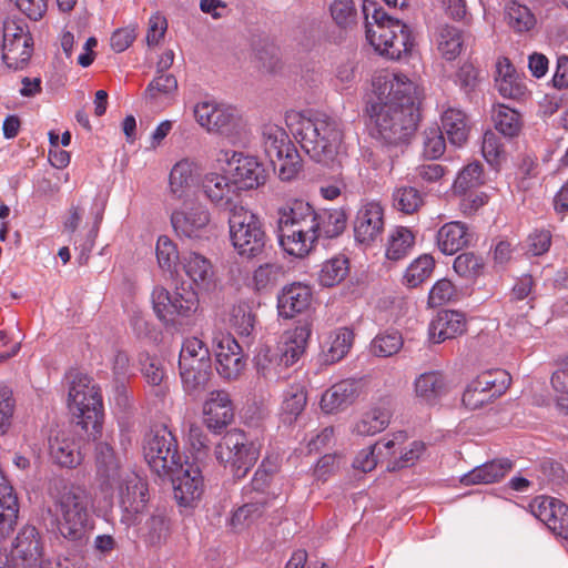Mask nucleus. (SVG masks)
Segmentation results:
<instances>
[{"instance_id":"nucleus-1","label":"nucleus","mask_w":568,"mask_h":568,"mask_svg":"<svg viewBox=\"0 0 568 568\" xmlns=\"http://www.w3.org/2000/svg\"><path fill=\"white\" fill-rule=\"evenodd\" d=\"M367 113L373 134L388 144L408 140L417 126L422 90L406 74L382 70L373 77Z\"/></svg>"},{"instance_id":"nucleus-2","label":"nucleus","mask_w":568,"mask_h":568,"mask_svg":"<svg viewBox=\"0 0 568 568\" xmlns=\"http://www.w3.org/2000/svg\"><path fill=\"white\" fill-rule=\"evenodd\" d=\"M286 123L302 149L316 162L328 163L338 154L343 141L342 123L325 113L306 116L294 112Z\"/></svg>"},{"instance_id":"nucleus-3","label":"nucleus","mask_w":568,"mask_h":568,"mask_svg":"<svg viewBox=\"0 0 568 568\" xmlns=\"http://www.w3.org/2000/svg\"><path fill=\"white\" fill-rule=\"evenodd\" d=\"M366 39L376 52L390 60H399L408 54L414 45L409 27L389 17L374 2H364Z\"/></svg>"},{"instance_id":"nucleus-4","label":"nucleus","mask_w":568,"mask_h":568,"mask_svg":"<svg viewBox=\"0 0 568 568\" xmlns=\"http://www.w3.org/2000/svg\"><path fill=\"white\" fill-rule=\"evenodd\" d=\"M50 496L61 535L70 540L82 539L89 526L90 493L84 486L61 483L50 490Z\"/></svg>"},{"instance_id":"nucleus-5","label":"nucleus","mask_w":568,"mask_h":568,"mask_svg":"<svg viewBox=\"0 0 568 568\" xmlns=\"http://www.w3.org/2000/svg\"><path fill=\"white\" fill-rule=\"evenodd\" d=\"M310 336L311 326L304 323L285 331L275 346H261L254 358L257 374L267 381L281 378L283 371L303 355Z\"/></svg>"},{"instance_id":"nucleus-6","label":"nucleus","mask_w":568,"mask_h":568,"mask_svg":"<svg viewBox=\"0 0 568 568\" xmlns=\"http://www.w3.org/2000/svg\"><path fill=\"white\" fill-rule=\"evenodd\" d=\"M68 407L88 436H102L103 402L100 387L87 375H77L69 389Z\"/></svg>"},{"instance_id":"nucleus-7","label":"nucleus","mask_w":568,"mask_h":568,"mask_svg":"<svg viewBox=\"0 0 568 568\" xmlns=\"http://www.w3.org/2000/svg\"><path fill=\"white\" fill-rule=\"evenodd\" d=\"M260 454V443L239 428L227 430L214 448V456L219 464L239 479L248 474Z\"/></svg>"},{"instance_id":"nucleus-8","label":"nucleus","mask_w":568,"mask_h":568,"mask_svg":"<svg viewBox=\"0 0 568 568\" xmlns=\"http://www.w3.org/2000/svg\"><path fill=\"white\" fill-rule=\"evenodd\" d=\"M305 214L300 200L278 209L280 244L287 254L300 258L306 256L316 243Z\"/></svg>"},{"instance_id":"nucleus-9","label":"nucleus","mask_w":568,"mask_h":568,"mask_svg":"<svg viewBox=\"0 0 568 568\" xmlns=\"http://www.w3.org/2000/svg\"><path fill=\"white\" fill-rule=\"evenodd\" d=\"M179 368L186 393L193 394L205 388L212 373V362L209 347L201 338L192 336L183 341Z\"/></svg>"},{"instance_id":"nucleus-10","label":"nucleus","mask_w":568,"mask_h":568,"mask_svg":"<svg viewBox=\"0 0 568 568\" xmlns=\"http://www.w3.org/2000/svg\"><path fill=\"white\" fill-rule=\"evenodd\" d=\"M229 225L232 245L240 256L253 258L263 252L266 235L256 214L244 206H234Z\"/></svg>"},{"instance_id":"nucleus-11","label":"nucleus","mask_w":568,"mask_h":568,"mask_svg":"<svg viewBox=\"0 0 568 568\" xmlns=\"http://www.w3.org/2000/svg\"><path fill=\"white\" fill-rule=\"evenodd\" d=\"M143 452L150 468L160 477L181 468L178 439L164 425L151 429L146 435Z\"/></svg>"},{"instance_id":"nucleus-12","label":"nucleus","mask_w":568,"mask_h":568,"mask_svg":"<svg viewBox=\"0 0 568 568\" xmlns=\"http://www.w3.org/2000/svg\"><path fill=\"white\" fill-rule=\"evenodd\" d=\"M152 305L158 318L165 325H181L191 318L199 307V297L191 287L178 288L170 293L158 286L152 292Z\"/></svg>"},{"instance_id":"nucleus-13","label":"nucleus","mask_w":568,"mask_h":568,"mask_svg":"<svg viewBox=\"0 0 568 568\" xmlns=\"http://www.w3.org/2000/svg\"><path fill=\"white\" fill-rule=\"evenodd\" d=\"M215 160L219 164L227 165L231 181L239 190H254L266 183L267 172L255 156L221 149Z\"/></svg>"},{"instance_id":"nucleus-14","label":"nucleus","mask_w":568,"mask_h":568,"mask_svg":"<svg viewBox=\"0 0 568 568\" xmlns=\"http://www.w3.org/2000/svg\"><path fill=\"white\" fill-rule=\"evenodd\" d=\"M193 115L196 123L209 133L224 136L235 135L242 123L237 111L213 99L199 101L193 106Z\"/></svg>"},{"instance_id":"nucleus-15","label":"nucleus","mask_w":568,"mask_h":568,"mask_svg":"<svg viewBox=\"0 0 568 568\" xmlns=\"http://www.w3.org/2000/svg\"><path fill=\"white\" fill-rule=\"evenodd\" d=\"M2 60L11 69L23 68L31 59L33 39L27 26L14 20H7L1 36Z\"/></svg>"},{"instance_id":"nucleus-16","label":"nucleus","mask_w":568,"mask_h":568,"mask_svg":"<svg viewBox=\"0 0 568 568\" xmlns=\"http://www.w3.org/2000/svg\"><path fill=\"white\" fill-rule=\"evenodd\" d=\"M211 213L200 202H185L171 214V224L181 239L202 240L210 233Z\"/></svg>"},{"instance_id":"nucleus-17","label":"nucleus","mask_w":568,"mask_h":568,"mask_svg":"<svg viewBox=\"0 0 568 568\" xmlns=\"http://www.w3.org/2000/svg\"><path fill=\"white\" fill-rule=\"evenodd\" d=\"M119 493L122 508L121 521L123 524L135 523L146 510L149 500L148 484L134 473H128L122 483L115 488Z\"/></svg>"},{"instance_id":"nucleus-18","label":"nucleus","mask_w":568,"mask_h":568,"mask_svg":"<svg viewBox=\"0 0 568 568\" xmlns=\"http://www.w3.org/2000/svg\"><path fill=\"white\" fill-rule=\"evenodd\" d=\"M43 552L40 532L34 526L26 525L18 532L11 554L0 550V568H17L16 560L21 559L28 566L36 564Z\"/></svg>"},{"instance_id":"nucleus-19","label":"nucleus","mask_w":568,"mask_h":568,"mask_svg":"<svg viewBox=\"0 0 568 568\" xmlns=\"http://www.w3.org/2000/svg\"><path fill=\"white\" fill-rule=\"evenodd\" d=\"M95 469L99 489L105 497L112 498L128 473L122 469L113 447L106 442H99L95 446Z\"/></svg>"},{"instance_id":"nucleus-20","label":"nucleus","mask_w":568,"mask_h":568,"mask_svg":"<svg viewBox=\"0 0 568 568\" xmlns=\"http://www.w3.org/2000/svg\"><path fill=\"white\" fill-rule=\"evenodd\" d=\"M407 439L405 432H396L385 438L382 456L388 471L413 466L424 453V443L414 440L406 445Z\"/></svg>"},{"instance_id":"nucleus-21","label":"nucleus","mask_w":568,"mask_h":568,"mask_svg":"<svg viewBox=\"0 0 568 568\" xmlns=\"http://www.w3.org/2000/svg\"><path fill=\"white\" fill-rule=\"evenodd\" d=\"M216 371L225 381H236L245 369L242 348L231 334H220L214 339Z\"/></svg>"},{"instance_id":"nucleus-22","label":"nucleus","mask_w":568,"mask_h":568,"mask_svg":"<svg viewBox=\"0 0 568 568\" xmlns=\"http://www.w3.org/2000/svg\"><path fill=\"white\" fill-rule=\"evenodd\" d=\"M530 513L556 536L568 539V506L550 496H537L529 504Z\"/></svg>"},{"instance_id":"nucleus-23","label":"nucleus","mask_w":568,"mask_h":568,"mask_svg":"<svg viewBox=\"0 0 568 568\" xmlns=\"http://www.w3.org/2000/svg\"><path fill=\"white\" fill-rule=\"evenodd\" d=\"M384 207L379 202H363L354 221L355 240L367 246L376 242L384 232Z\"/></svg>"},{"instance_id":"nucleus-24","label":"nucleus","mask_w":568,"mask_h":568,"mask_svg":"<svg viewBox=\"0 0 568 568\" xmlns=\"http://www.w3.org/2000/svg\"><path fill=\"white\" fill-rule=\"evenodd\" d=\"M125 525L135 527L136 537L148 547H161L171 535V520L164 509L144 511L135 523Z\"/></svg>"},{"instance_id":"nucleus-25","label":"nucleus","mask_w":568,"mask_h":568,"mask_svg":"<svg viewBox=\"0 0 568 568\" xmlns=\"http://www.w3.org/2000/svg\"><path fill=\"white\" fill-rule=\"evenodd\" d=\"M301 207L307 221H310V225H312L313 235H315V241L318 239H333L341 235L346 227V214L343 210L333 209V210H318L316 211L310 203L300 200Z\"/></svg>"},{"instance_id":"nucleus-26","label":"nucleus","mask_w":568,"mask_h":568,"mask_svg":"<svg viewBox=\"0 0 568 568\" xmlns=\"http://www.w3.org/2000/svg\"><path fill=\"white\" fill-rule=\"evenodd\" d=\"M172 476L174 497L181 506H192L203 494V477L196 465L181 462V468L169 473Z\"/></svg>"},{"instance_id":"nucleus-27","label":"nucleus","mask_w":568,"mask_h":568,"mask_svg":"<svg viewBox=\"0 0 568 568\" xmlns=\"http://www.w3.org/2000/svg\"><path fill=\"white\" fill-rule=\"evenodd\" d=\"M234 410L229 392L213 390L203 404L204 424L211 432L220 433L233 422Z\"/></svg>"},{"instance_id":"nucleus-28","label":"nucleus","mask_w":568,"mask_h":568,"mask_svg":"<svg viewBox=\"0 0 568 568\" xmlns=\"http://www.w3.org/2000/svg\"><path fill=\"white\" fill-rule=\"evenodd\" d=\"M362 379H343L326 389L321 397V409L325 414H334L346 409L363 393Z\"/></svg>"},{"instance_id":"nucleus-29","label":"nucleus","mask_w":568,"mask_h":568,"mask_svg":"<svg viewBox=\"0 0 568 568\" xmlns=\"http://www.w3.org/2000/svg\"><path fill=\"white\" fill-rule=\"evenodd\" d=\"M452 389L447 376L439 371L426 372L414 381V393L420 403L436 405Z\"/></svg>"},{"instance_id":"nucleus-30","label":"nucleus","mask_w":568,"mask_h":568,"mask_svg":"<svg viewBox=\"0 0 568 568\" xmlns=\"http://www.w3.org/2000/svg\"><path fill=\"white\" fill-rule=\"evenodd\" d=\"M467 329V321L463 313L452 310H443L429 324V338L439 344L447 339L463 335Z\"/></svg>"},{"instance_id":"nucleus-31","label":"nucleus","mask_w":568,"mask_h":568,"mask_svg":"<svg viewBox=\"0 0 568 568\" xmlns=\"http://www.w3.org/2000/svg\"><path fill=\"white\" fill-rule=\"evenodd\" d=\"M311 301L312 292L308 286L301 283L287 285L277 296L278 314L284 318H293L307 310Z\"/></svg>"},{"instance_id":"nucleus-32","label":"nucleus","mask_w":568,"mask_h":568,"mask_svg":"<svg viewBox=\"0 0 568 568\" xmlns=\"http://www.w3.org/2000/svg\"><path fill=\"white\" fill-rule=\"evenodd\" d=\"M197 164L193 160L182 159L171 169L169 174V193L175 200L187 197L195 184Z\"/></svg>"},{"instance_id":"nucleus-33","label":"nucleus","mask_w":568,"mask_h":568,"mask_svg":"<svg viewBox=\"0 0 568 568\" xmlns=\"http://www.w3.org/2000/svg\"><path fill=\"white\" fill-rule=\"evenodd\" d=\"M390 417L389 400H381L355 422L352 432L359 436H374L386 429Z\"/></svg>"},{"instance_id":"nucleus-34","label":"nucleus","mask_w":568,"mask_h":568,"mask_svg":"<svg viewBox=\"0 0 568 568\" xmlns=\"http://www.w3.org/2000/svg\"><path fill=\"white\" fill-rule=\"evenodd\" d=\"M186 276L200 288L207 290L214 283V268L209 258L196 252H187L181 257Z\"/></svg>"},{"instance_id":"nucleus-35","label":"nucleus","mask_w":568,"mask_h":568,"mask_svg":"<svg viewBox=\"0 0 568 568\" xmlns=\"http://www.w3.org/2000/svg\"><path fill=\"white\" fill-rule=\"evenodd\" d=\"M471 235L467 226L459 222L444 224L436 235V243L439 251L446 255H453L469 244Z\"/></svg>"},{"instance_id":"nucleus-36","label":"nucleus","mask_w":568,"mask_h":568,"mask_svg":"<svg viewBox=\"0 0 568 568\" xmlns=\"http://www.w3.org/2000/svg\"><path fill=\"white\" fill-rule=\"evenodd\" d=\"M49 454L57 465L70 469L78 467L83 460L79 445L64 433L50 438Z\"/></svg>"},{"instance_id":"nucleus-37","label":"nucleus","mask_w":568,"mask_h":568,"mask_svg":"<svg viewBox=\"0 0 568 568\" xmlns=\"http://www.w3.org/2000/svg\"><path fill=\"white\" fill-rule=\"evenodd\" d=\"M18 514V498L0 469V538L8 536L13 530Z\"/></svg>"},{"instance_id":"nucleus-38","label":"nucleus","mask_w":568,"mask_h":568,"mask_svg":"<svg viewBox=\"0 0 568 568\" xmlns=\"http://www.w3.org/2000/svg\"><path fill=\"white\" fill-rule=\"evenodd\" d=\"M440 120L442 132L446 134L448 141L455 146L464 145L470 131L466 113L457 108H448L443 112Z\"/></svg>"},{"instance_id":"nucleus-39","label":"nucleus","mask_w":568,"mask_h":568,"mask_svg":"<svg viewBox=\"0 0 568 568\" xmlns=\"http://www.w3.org/2000/svg\"><path fill=\"white\" fill-rule=\"evenodd\" d=\"M139 364L143 378L154 388V395L160 400H164L169 394V386L165 382L166 373L162 362L148 353H141Z\"/></svg>"},{"instance_id":"nucleus-40","label":"nucleus","mask_w":568,"mask_h":568,"mask_svg":"<svg viewBox=\"0 0 568 568\" xmlns=\"http://www.w3.org/2000/svg\"><path fill=\"white\" fill-rule=\"evenodd\" d=\"M264 152L274 168L276 161H282L284 153L294 146L284 129L276 124H266L263 128Z\"/></svg>"},{"instance_id":"nucleus-41","label":"nucleus","mask_w":568,"mask_h":568,"mask_svg":"<svg viewBox=\"0 0 568 568\" xmlns=\"http://www.w3.org/2000/svg\"><path fill=\"white\" fill-rule=\"evenodd\" d=\"M511 468L513 463L509 459H495L466 474L463 483L466 485L493 484L504 478Z\"/></svg>"},{"instance_id":"nucleus-42","label":"nucleus","mask_w":568,"mask_h":568,"mask_svg":"<svg viewBox=\"0 0 568 568\" xmlns=\"http://www.w3.org/2000/svg\"><path fill=\"white\" fill-rule=\"evenodd\" d=\"M354 341V333L347 327L333 331L323 345V359L325 364H334L343 359L349 352Z\"/></svg>"},{"instance_id":"nucleus-43","label":"nucleus","mask_w":568,"mask_h":568,"mask_svg":"<svg viewBox=\"0 0 568 568\" xmlns=\"http://www.w3.org/2000/svg\"><path fill=\"white\" fill-rule=\"evenodd\" d=\"M245 497L247 498V501L236 508L229 520V524L234 531H242L254 524L262 516L264 508L267 505V498L265 496L251 497L247 495Z\"/></svg>"},{"instance_id":"nucleus-44","label":"nucleus","mask_w":568,"mask_h":568,"mask_svg":"<svg viewBox=\"0 0 568 568\" xmlns=\"http://www.w3.org/2000/svg\"><path fill=\"white\" fill-rule=\"evenodd\" d=\"M415 245V234L406 226H395L387 235L385 256L389 261L406 257Z\"/></svg>"},{"instance_id":"nucleus-45","label":"nucleus","mask_w":568,"mask_h":568,"mask_svg":"<svg viewBox=\"0 0 568 568\" xmlns=\"http://www.w3.org/2000/svg\"><path fill=\"white\" fill-rule=\"evenodd\" d=\"M508 27L516 33L529 32L537 23L531 10L517 1H509L504 9Z\"/></svg>"},{"instance_id":"nucleus-46","label":"nucleus","mask_w":568,"mask_h":568,"mask_svg":"<svg viewBox=\"0 0 568 568\" xmlns=\"http://www.w3.org/2000/svg\"><path fill=\"white\" fill-rule=\"evenodd\" d=\"M232 181L219 173H207L203 179V191L206 197L216 205H227L231 202Z\"/></svg>"},{"instance_id":"nucleus-47","label":"nucleus","mask_w":568,"mask_h":568,"mask_svg":"<svg viewBox=\"0 0 568 568\" xmlns=\"http://www.w3.org/2000/svg\"><path fill=\"white\" fill-rule=\"evenodd\" d=\"M436 42L442 57L452 61L460 54L464 37L459 29L446 24L439 28Z\"/></svg>"},{"instance_id":"nucleus-48","label":"nucleus","mask_w":568,"mask_h":568,"mask_svg":"<svg viewBox=\"0 0 568 568\" xmlns=\"http://www.w3.org/2000/svg\"><path fill=\"white\" fill-rule=\"evenodd\" d=\"M473 381L477 387L496 399L507 390L511 378L504 369H493L483 372Z\"/></svg>"},{"instance_id":"nucleus-49","label":"nucleus","mask_w":568,"mask_h":568,"mask_svg":"<svg viewBox=\"0 0 568 568\" xmlns=\"http://www.w3.org/2000/svg\"><path fill=\"white\" fill-rule=\"evenodd\" d=\"M229 324L241 337H251L255 329L256 315L247 303L240 302L232 306Z\"/></svg>"},{"instance_id":"nucleus-50","label":"nucleus","mask_w":568,"mask_h":568,"mask_svg":"<svg viewBox=\"0 0 568 568\" xmlns=\"http://www.w3.org/2000/svg\"><path fill=\"white\" fill-rule=\"evenodd\" d=\"M155 253L160 268L172 276L176 275L181 264L176 244L169 236L162 235L156 241Z\"/></svg>"},{"instance_id":"nucleus-51","label":"nucleus","mask_w":568,"mask_h":568,"mask_svg":"<svg viewBox=\"0 0 568 568\" xmlns=\"http://www.w3.org/2000/svg\"><path fill=\"white\" fill-rule=\"evenodd\" d=\"M434 268V257L429 254H423L408 265L403 276V284L412 288L417 287L430 277Z\"/></svg>"},{"instance_id":"nucleus-52","label":"nucleus","mask_w":568,"mask_h":568,"mask_svg":"<svg viewBox=\"0 0 568 568\" xmlns=\"http://www.w3.org/2000/svg\"><path fill=\"white\" fill-rule=\"evenodd\" d=\"M349 265L345 256H335L326 261L318 274L322 286L332 287L339 284L348 274Z\"/></svg>"},{"instance_id":"nucleus-53","label":"nucleus","mask_w":568,"mask_h":568,"mask_svg":"<svg viewBox=\"0 0 568 568\" xmlns=\"http://www.w3.org/2000/svg\"><path fill=\"white\" fill-rule=\"evenodd\" d=\"M493 119L495 128L505 136L513 138L517 135L521 128L519 113L504 104L494 108Z\"/></svg>"},{"instance_id":"nucleus-54","label":"nucleus","mask_w":568,"mask_h":568,"mask_svg":"<svg viewBox=\"0 0 568 568\" xmlns=\"http://www.w3.org/2000/svg\"><path fill=\"white\" fill-rule=\"evenodd\" d=\"M283 275V266L276 263L260 265L252 275V287L256 292H270Z\"/></svg>"},{"instance_id":"nucleus-55","label":"nucleus","mask_w":568,"mask_h":568,"mask_svg":"<svg viewBox=\"0 0 568 568\" xmlns=\"http://www.w3.org/2000/svg\"><path fill=\"white\" fill-rule=\"evenodd\" d=\"M403 336L397 331H386L375 336L371 343V351L375 356L390 357L403 347Z\"/></svg>"},{"instance_id":"nucleus-56","label":"nucleus","mask_w":568,"mask_h":568,"mask_svg":"<svg viewBox=\"0 0 568 568\" xmlns=\"http://www.w3.org/2000/svg\"><path fill=\"white\" fill-rule=\"evenodd\" d=\"M484 184V171L479 162L466 165L454 181L455 193L466 194L469 190Z\"/></svg>"},{"instance_id":"nucleus-57","label":"nucleus","mask_w":568,"mask_h":568,"mask_svg":"<svg viewBox=\"0 0 568 568\" xmlns=\"http://www.w3.org/2000/svg\"><path fill=\"white\" fill-rule=\"evenodd\" d=\"M329 13L335 24L341 29H352L357 23V10L354 0H333Z\"/></svg>"},{"instance_id":"nucleus-58","label":"nucleus","mask_w":568,"mask_h":568,"mask_svg":"<svg viewBox=\"0 0 568 568\" xmlns=\"http://www.w3.org/2000/svg\"><path fill=\"white\" fill-rule=\"evenodd\" d=\"M394 207L406 214L416 212L424 203L423 194L414 186H400L393 193Z\"/></svg>"},{"instance_id":"nucleus-59","label":"nucleus","mask_w":568,"mask_h":568,"mask_svg":"<svg viewBox=\"0 0 568 568\" xmlns=\"http://www.w3.org/2000/svg\"><path fill=\"white\" fill-rule=\"evenodd\" d=\"M384 442L385 438L372 446L361 449L353 460L354 469L368 473L375 469L378 463H386L385 457L382 456Z\"/></svg>"},{"instance_id":"nucleus-60","label":"nucleus","mask_w":568,"mask_h":568,"mask_svg":"<svg viewBox=\"0 0 568 568\" xmlns=\"http://www.w3.org/2000/svg\"><path fill=\"white\" fill-rule=\"evenodd\" d=\"M453 267L460 277L474 280L483 273L484 261L475 253H462L455 258Z\"/></svg>"},{"instance_id":"nucleus-61","label":"nucleus","mask_w":568,"mask_h":568,"mask_svg":"<svg viewBox=\"0 0 568 568\" xmlns=\"http://www.w3.org/2000/svg\"><path fill=\"white\" fill-rule=\"evenodd\" d=\"M307 398L304 388L300 385L291 386L283 396L282 412L290 419H295L305 408Z\"/></svg>"},{"instance_id":"nucleus-62","label":"nucleus","mask_w":568,"mask_h":568,"mask_svg":"<svg viewBox=\"0 0 568 568\" xmlns=\"http://www.w3.org/2000/svg\"><path fill=\"white\" fill-rule=\"evenodd\" d=\"M456 296V287L448 278L438 280L429 291L428 305L438 307L453 301Z\"/></svg>"},{"instance_id":"nucleus-63","label":"nucleus","mask_w":568,"mask_h":568,"mask_svg":"<svg viewBox=\"0 0 568 568\" xmlns=\"http://www.w3.org/2000/svg\"><path fill=\"white\" fill-rule=\"evenodd\" d=\"M551 385L556 392L557 407L568 415V369L559 368L552 374Z\"/></svg>"},{"instance_id":"nucleus-64","label":"nucleus","mask_w":568,"mask_h":568,"mask_svg":"<svg viewBox=\"0 0 568 568\" xmlns=\"http://www.w3.org/2000/svg\"><path fill=\"white\" fill-rule=\"evenodd\" d=\"M446 143L443 132L438 128H432L424 133V155L429 159H438L445 152Z\"/></svg>"}]
</instances>
